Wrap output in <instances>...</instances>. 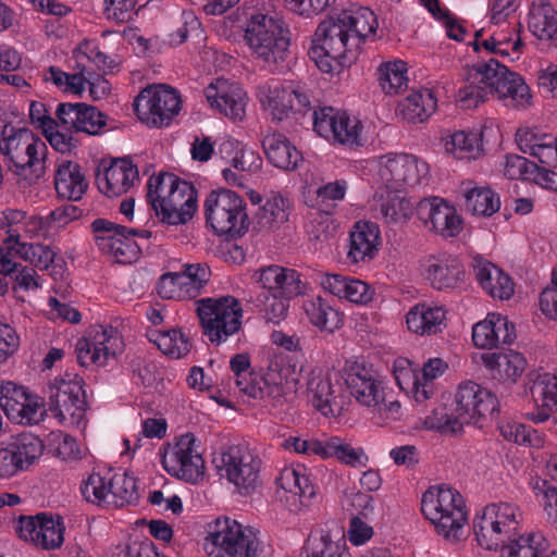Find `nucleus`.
<instances>
[{
    "instance_id": "1",
    "label": "nucleus",
    "mask_w": 557,
    "mask_h": 557,
    "mask_svg": "<svg viewBox=\"0 0 557 557\" xmlns=\"http://www.w3.org/2000/svg\"><path fill=\"white\" fill-rule=\"evenodd\" d=\"M230 368L235 383L243 394L260 399L277 413H286L293 407L297 392V367L287 357L272 360L264 374L249 371L250 358L247 354L232 357Z\"/></svg>"
},
{
    "instance_id": "2",
    "label": "nucleus",
    "mask_w": 557,
    "mask_h": 557,
    "mask_svg": "<svg viewBox=\"0 0 557 557\" xmlns=\"http://www.w3.org/2000/svg\"><path fill=\"white\" fill-rule=\"evenodd\" d=\"M488 92L513 107L524 106L530 99L523 78L493 58L465 69L463 85L458 89L457 100L461 108L472 109L483 102Z\"/></svg>"
},
{
    "instance_id": "3",
    "label": "nucleus",
    "mask_w": 557,
    "mask_h": 557,
    "mask_svg": "<svg viewBox=\"0 0 557 557\" xmlns=\"http://www.w3.org/2000/svg\"><path fill=\"white\" fill-rule=\"evenodd\" d=\"M147 201L162 223L185 224L196 211V190L176 175L160 173L147 183Z\"/></svg>"
},
{
    "instance_id": "4",
    "label": "nucleus",
    "mask_w": 557,
    "mask_h": 557,
    "mask_svg": "<svg viewBox=\"0 0 557 557\" xmlns=\"http://www.w3.org/2000/svg\"><path fill=\"white\" fill-rule=\"evenodd\" d=\"M244 38L251 55L270 71L278 70L289 54V29L283 21L272 16L252 15Z\"/></svg>"
},
{
    "instance_id": "5",
    "label": "nucleus",
    "mask_w": 557,
    "mask_h": 557,
    "mask_svg": "<svg viewBox=\"0 0 557 557\" xmlns=\"http://www.w3.org/2000/svg\"><path fill=\"white\" fill-rule=\"evenodd\" d=\"M421 511L436 533L448 541H459L467 523L463 497L444 485L431 486L422 495Z\"/></svg>"
},
{
    "instance_id": "6",
    "label": "nucleus",
    "mask_w": 557,
    "mask_h": 557,
    "mask_svg": "<svg viewBox=\"0 0 557 557\" xmlns=\"http://www.w3.org/2000/svg\"><path fill=\"white\" fill-rule=\"evenodd\" d=\"M0 152L9 161L10 170L18 175L29 171L33 180L45 173L47 146L27 128L5 125L1 132Z\"/></svg>"
},
{
    "instance_id": "7",
    "label": "nucleus",
    "mask_w": 557,
    "mask_h": 557,
    "mask_svg": "<svg viewBox=\"0 0 557 557\" xmlns=\"http://www.w3.org/2000/svg\"><path fill=\"white\" fill-rule=\"evenodd\" d=\"M308 54L322 72L332 73L354 63L359 51H352L349 33L331 17L318 26Z\"/></svg>"
},
{
    "instance_id": "8",
    "label": "nucleus",
    "mask_w": 557,
    "mask_h": 557,
    "mask_svg": "<svg viewBox=\"0 0 557 557\" xmlns=\"http://www.w3.org/2000/svg\"><path fill=\"white\" fill-rule=\"evenodd\" d=\"M203 549L213 557H258L260 542L251 529L236 520L218 518L208 527Z\"/></svg>"
},
{
    "instance_id": "9",
    "label": "nucleus",
    "mask_w": 557,
    "mask_h": 557,
    "mask_svg": "<svg viewBox=\"0 0 557 557\" xmlns=\"http://www.w3.org/2000/svg\"><path fill=\"white\" fill-rule=\"evenodd\" d=\"M195 305L202 334L211 344L219 346L239 332L243 309L236 298H201Z\"/></svg>"
},
{
    "instance_id": "10",
    "label": "nucleus",
    "mask_w": 557,
    "mask_h": 557,
    "mask_svg": "<svg viewBox=\"0 0 557 557\" xmlns=\"http://www.w3.org/2000/svg\"><path fill=\"white\" fill-rule=\"evenodd\" d=\"M207 224L216 235L238 237L248 230L245 200L235 191L220 188L212 190L205 201Z\"/></svg>"
},
{
    "instance_id": "11",
    "label": "nucleus",
    "mask_w": 557,
    "mask_h": 557,
    "mask_svg": "<svg viewBox=\"0 0 557 557\" xmlns=\"http://www.w3.org/2000/svg\"><path fill=\"white\" fill-rule=\"evenodd\" d=\"M222 478L232 483L242 495H249L260 486L262 460L248 445H231L214 460Z\"/></svg>"
},
{
    "instance_id": "12",
    "label": "nucleus",
    "mask_w": 557,
    "mask_h": 557,
    "mask_svg": "<svg viewBox=\"0 0 557 557\" xmlns=\"http://www.w3.org/2000/svg\"><path fill=\"white\" fill-rule=\"evenodd\" d=\"M83 385V377L67 372L50 382L49 410L62 424L78 426L82 422L87 409Z\"/></svg>"
},
{
    "instance_id": "13",
    "label": "nucleus",
    "mask_w": 557,
    "mask_h": 557,
    "mask_svg": "<svg viewBox=\"0 0 557 557\" xmlns=\"http://www.w3.org/2000/svg\"><path fill=\"white\" fill-rule=\"evenodd\" d=\"M134 110L138 119L149 127L168 126L181 110L178 92L165 85L143 89L135 98Z\"/></svg>"
},
{
    "instance_id": "14",
    "label": "nucleus",
    "mask_w": 557,
    "mask_h": 557,
    "mask_svg": "<svg viewBox=\"0 0 557 557\" xmlns=\"http://www.w3.org/2000/svg\"><path fill=\"white\" fill-rule=\"evenodd\" d=\"M161 462L169 474L189 483H197L205 475V460L191 433L183 434L169 444L161 454Z\"/></svg>"
},
{
    "instance_id": "15",
    "label": "nucleus",
    "mask_w": 557,
    "mask_h": 557,
    "mask_svg": "<svg viewBox=\"0 0 557 557\" xmlns=\"http://www.w3.org/2000/svg\"><path fill=\"white\" fill-rule=\"evenodd\" d=\"M95 242L103 255L112 257L117 263L135 262L140 253L137 242L128 234H135L129 228L106 219H97L91 223Z\"/></svg>"
},
{
    "instance_id": "16",
    "label": "nucleus",
    "mask_w": 557,
    "mask_h": 557,
    "mask_svg": "<svg viewBox=\"0 0 557 557\" xmlns=\"http://www.w3.org/2000/svg\"><path fill=\"white\" fill-rule=\"evenodd\" d=\"M453 406L462 425L476 424L482 419L498 414L499 401L488 389L475 382L466 381L459 384Z\"/></svg>"
},
{
    "instance_id": "17",
    "label": "nucleus",
    "mask_w": 557,
    "mask_h": 557,
    "mask_svg": "<svg viewBox=\"0 0 557 557\" xmlns=\"http://www.w3.org/2000/svg\"><path fill=\"white\" fill-rule=\"evenodd\" d=\"M429 165L416 156L386 154L380 158V176L386 187L399 190L428 181Z\"/></svg>"
},
{
    "instance_id": "18",
    "label": "nucleus",
    "mask_w": 557,
    "mask_h": 557,
    "mask_svg": "<svg viewBox=\"0 0 557 557\" xmlns=\"http://www.w3.org/2000/svg\"><path fill=\"white\" fill-rule=\"evenodd\" d=\"M18 536L34 545L52 550L64 542L65 525L60 516L41 512L36 516H21L17 521Z\"/></svg>"
},
{
    "instance_id": "19",
    "label": "nucleus",
    "mask_w": 557,
    "mask_h": 557,
    "mask_svg": "<svg viewBox=\"0 0 557 557\" xmlns=\"http://www.w3.org/2000/svg\"><path fill=\"white\" fill-rule=\"evenodd\" d=\"M120 344L121 339L112 327L96 325L88 332V336L77 341V361L82 367L104 366L110 357L116 356Z\"/></svg>"
},
{
    "instance_id": "20",
    "label": "nucleus",
    "mask_w": 557,
    "mask_h": 557,
    "mask_svg": "<svg viewBox=\"0 0 557 557\" xmlns=\"http://www.w3.org/2000/svg\"><path fill=\"white\" fill-rule=\"evenodd\" d=\"M55 115L62 127L92 136L104 132L108 123V116L104 113L84 102L59 103Z\"/></svg>"
},
{
    "instance_id": "21",
    "label": "nucleus",
    "mask_w": 557,
    "mask_h": 557,
    "mask_svg": "<svg viewBox=\"0 0 557 557\" xmlns=\"http://www.w3.org/2000/svg\"><path fill=\"white\" fill-rule=\"evenodd\" d=\"M344 380L350 394L362 406L376 407L384 400L382 383L364 362L354 361L345 368Z\"/></svg>"
},
{
    "instance_id": "22",
    "label": "nucleus",
    "mask_w": 557,
    "mask_h": 557,
    "mask_svg": "<svg viewBox=\"0 0 557 557\" xmlns=\"http://www.w3.org/2000/svg\"><path fill=\"white\" fill-rule=\"evenodd\" d=\"M416 211L425 227L443 237H455L462 230L456 210L437 197L419 201Z\"/></svg>"
},
{
    "instance_id": "23",
    "label": "nucleus",
    "mask_w": 557,
    "mask_h": 557,
    "mask_svg": "<svg viewBox=\"0 0 557 557\" xmlns=\"http://www.w3.org/2000/svg\"><path fill=\"white\" fill-rule=\"evenodd\" d=\"M425 278L437 290L461 288L466 281V269L461 260L453 255L430 256L424 263Z\"/></svg>"
},
{
    "instance_id": "24",
    "label": "nucleus",
    "mask_w": 557,
    "mask_h": 557,
    "mask_svg": "<svg viewBox=\"0 0 557 557\" xmlns=\"http://www.w3.org/2000/svg\"><path fill=\"white\" fill-rule=\"evenodd\" d=\"M205 96L210 106L225 116L238 121L244 119L247 95L237 83L218 78L205 89Z\"/></svg>"
},
{
    "instance_id": "25",
    "label": "nucleus",
    "mask_w": 557,
    "mask_h": 557,
    "mask_svg": "<svg viewBox=\"0 0 557 557\" xmlns=\"http://www.w3.org/2000/svg\"><path fill=\"white\" fill-rule=\"evenodd\" d=\"M529 391L534 403L527 418L535 423L549 419L557 412V376L550 373L533 372L529 374Z\"/></svg>"
},
{
    "instance_id": "26",
    "label": "nucleus",
    "mask_w": 557,
    "mask_h": 557,
    "mask_svg": "<svg viewBox=\"0 0 557 557\" xmlns=\"http://www.w3.org/2000/svg\"><path fill=\"white\" fill-rule=\"evenodd\" d=\"M252 278L262 288L260 294L281 293L289 297H296L304 294L306 289L300 273L280 265L262 268L253 273Z\"/></svg>"
},
{
    "instance_id": "27",
    "label": "nucleus",
    "mask_w": 557,
    "mask_h": 557,
    "mask_svg": "<svg viewBox=\"0 0 557 557\" xmlns=\"http://www.w3.org/2000/svg\"><path fill=\"white\" fill-rule=\"evenodd\" d=\"M135 180H138V171L128 159L113 160L96 174L98 189L108 197L126 193Z\"/></svg>"
},
{
    "instance_id": "28",
    "label": "nucleus",
    "mask_w": 557,
    "mask_h": 557,
    "mask_svg": "<svg viewBox=\"0 0 557 557\" xmlns=\"http://www.w3.org/2000/svg\"><path fill=\"white\" fill-rule=\"evenodd\" d=\"M336 20L349 33L352 51H359L366 39L375 35L379 26L374 12L366 7L345 9Z\"/></svg>"
},
{
    "instance_id": "29",
    "label": "nucleus",
    "mask_w": 557,
    "mask_h": 557,
    "mask_svg": "<svg viewBox=\"0 0 557 557\" xmlns=\"http://www.w3.org/2000/svg\"><path fill=\"white\" fill-rule=\"evenodd\" d=\"M473 272L481 287L493 298L509 299L513 295V283L492 262L476 257L473 259Z\"/></svg>"
},
{
    "instance_id": "30",
    "label": "nucleus",
    "mask_w": 557,
    "mask_h": 557,
    "mask_svg": "<svg viewBox=\"0 0 557 557\" xmlns=\"http://www.w3.org/2000/svg\"><path fill=\"white\" fill-rule=\"evenodd\" d=\"M88 182L78 163L61 160L54 173V188L58 196L70 201H78L86 193Z\"/></svg>"
},
{
    "instance_id": "31",
    "label": "nucleus",
    "mask_w": 557,
    "mask_h": 557,
    "mask_svg": "<svg viewBox=\"0 0 557 557\" xmlns=\"http://www.w3.org/2000/svg\"><path fill=\"white\" fill-rule=\"evenodd\" d=\"M321 285L334 296L357 305L369 304L374 295V289L368 283L342 274L324 275Z\"/></svg>"
},
{
    "instance_id": "32",
    "label": "nucleus",
    "mask_w": 557,
    "mask_h": 557,
    "mask_svg": "<svg viewBox=\"0 0 557 557\" xmlns=\"http://www.w3.org/2000/svg\"><path fill=\"white\" fill-rule=\"evenodd\" d=\"M380 232L376 224L357 222L350 232L347 259L351 263L368 262L377 252Z\"/></svg>"
},
{
    "instance_id": "33",
    "label": "nucleus",
    "mask_w": 557,
    "mask_h": 557,
    "mask_svg": "<svg viewBox=\"0 0 557 557\" xmlns=\"http://www.w3.org/2000/svg\"><path fill=\"white\" fill-rule=\"evenodd\" d=\"M517 141L520 150L536 158L542 166L554 168L557 165V138L553 135L531 129H519Z\"/></svg>"
},
{
    "instance_id": "34",
    "label": "nucleus",
    "mask_w": 557,
    "mask_h": 557,
    "mask_svg": "<svg viewBox=\"0 0 557 557\" xmlns=\"http://www.w3.org/2000/svg\"><path fill=\"white\" fill-rule=\"evenodd\" d=\"M261 144L268 161L277 169L295 170L302 160L300 151L281 133L267 134Z\"/></svg>"
},
{
    "instance_id": "35",
    "label": "nucleus",
    "mask_w": 557,
    "mask_h": 557,
    "mask_svg": "<svg viewBox=\"0 0 557 557\" xmlns=\"http://www.w3.org/2000/svg\"><path fill=\"white\" fill-rule=\"evenodd\" d=\"M338 389V384L334 385L329 374H323L321 370L311 372L308 394L313 407L323 416H335L339 411L341 404L336 396Z\"/></svg>"
},
{
    "instance_id": "36",
    "label": "nucleus",
    "mask_w": 557,
    "mask_h": 557,
    "mask_svg": "<svg viewBox=\"0 0 557 557\" xmlns=\"http://www.w3.org/2000/svg\"><path fill=\"white\" fill-rule=\"evenodd\" d=\"M528 27L540 40H557V11L547 0H533L529 14Z\"/></svg>"
},
{
    "instance_id": "37",
    "label": "nucleus",
    "mask_w": 557,
    "mask_h": 557,
    "mask_svg": "<svg viewBox=\"0 0 557 557\" xmlns=\"http://www.w3.org/2000/svg\"><path fill=\"white\" fill-rule=\"evenodd\" d=\"M437 101L432 90L411 92L398 103L397 114L408 123H423L435 111Z\"/></svg>"
},
{
    "instance_id": "38",
    "label": "nucleus",
    "mask_w": 557,
    "mask_h": 557,
    "mask_svg": "<svg viewBox=\"0 0 557 557\" xmlns=\"http://www.w3.org/2000/svg\"><path fill=\"white\" fill-rule=\"evenodd\" d=\"M446 312L441 307L417 305L406 315L408 330L420 335H432L445 327Z\"/></svg>"
},
{
    "instance_id": "39",
    "label": "nucleus",
    "mask_w": 557,
    "mask_h": 557,
    "mask_svg": "<svg viewBox=\"0 0 557 557\" xmlns=\"http://www.w3.org/2000/svg\"><path fill=\"white\" fill-rule=\"evenodd\" d=\"M302 307L309 321L320 331L333 333L344 323V314L320 296L305 300Z\"/></svg>"
},
{
    "instance_id": "40",
    "label": "nucleus",
    "mask_w": 557,
    "mask_h": 557,
    "mask_svg": "<svg viewBox=\"0 0 557 557\" xmlns=\"http://www.w3.org/2000/svg\"><path fill=\"white\" fill-rule=\"evenodd\" d=\"M305 101V92L292 86H275L269 88L265 99L262 101L274 120L282 121L292 113L293 100Z\"/></svg>"
},
{
    "instance_id": "41",
    "label": "nucleus",
    "mask_w": 557,
    "mask_h": 557,
    "mask_svg": "<svg viewBox=\"0 0 557 557\" xmlns=\"http://www.w3.org/2000/svg\"><path fill=\"white\" fill-rule=\"evenodd\" d=\"M26 212L16 209H7L0 212V230H5L7 238L3 239L4 249L8 253L16 251L27 243L26 237Z\"/></svg>"
},
{
    "instance_id": "42",
    "label": "nucleus",
    "mask_w": 557,
    "mask_h": 557,
    "mask_svg": "<svg viewBox=\"0 0 557 557\" xmlns=\"http://www.w3.org/2000/svg\"><path fill=\"white\" fill-rule=\"evenodd\" d=\"M466 210L478 216H492L500 208V199L487 186H474L463 190Z\"/></svg>"
},
{
    "instance_id": "43",
    "label": "nucleus",
    "mask_w": 557,
    "mask_h": 557,
    "mask_svg": "<svg viewBox=\"0 0 557 557\" xmlns=\"http://www.w3.org/2000/svg\"><path fill=\"white\" fill-rule=\"evenodd\" d=\"M292 298L281 293L258 294L256 297L251 296L248 301L267 322L278 324L287 317Z\"/></svg>"
},
{
    "instance_id": "44",
    "label": "nucleus",
    "mask_w": 557,
    "mask_h": 557,
    "mask_svg": "<svg viewBox=\"0 0 557 557\" xmlns=\"http://www.w3.org/2000/svg\"><path fill=\"white\" fill-rule=\"evenodd\" d=\"M483 512L490 516L492 521L503 530L509 539L516 535L518 525L522 519V512L516 504L509 502L490 504L483 509Z\"/></svg>"
},
{
    "instance_id": "45",
    "label": "nucleus",
    "mask_w": 557,
    "mask_h": 557,
    "mask_svg": "<svg viewBox=\"0 0 557 557\" xmlns=\"http://www.w3.org/2000/svg\"><path fill=\"white\" fill-rule=\"evenodd\" d=\"M473 533L478 545L486 550L497 549L500 546L503 548L510 541L509 536L483 511L473 520Z\"/></svg>"
},
{
    "instance_id": "46",
    "label": "nucleus",
    "mask_w": 557,
    "mask_h": 557,
    "mask_svg": "<svg viewBox=\"0 0 557 557\" xmlns=\"http://www.w3.org/2000/svg\"><path fill=\"white\" fill-rule=\"evenodd\" d=\"M548 543L543 535L530 533L510 539L502 549V557H544Z\"/></svg>"
},
{
    "instance_id": "47",
    "label": "nucleus",
    "mask_w": 557,
    "mask_h": 557,
    "mask_svg": "<svg viewBox=\"0 0 557 557\" xmlns=\"http://www.w3.org/2000/svg\"><path fill=\"white\" fill-rule=\"evenodd\" d=\"M109 486V507H123L138 500L137 481L127 473L112 475Z\"/></svg>"
},
{
    "instance_id": "48",
    "label": "nucleus",
    "mask_w": 557,
    "mask_h": 557,
    "mask_svg": "<svg viewBox=\"0 0 557 557\" xmlns=\"http://www.w3.org/2000/svg\"><path fill=\"white\" fill-rule=\"evenodd\" d=\"M287 220L288 202L280 195L269 198L257 213V224L265 231H274Z\"/></svg>"
},
{
    "instance_id": "49",
    "label": "nucleus",
    "mask_w": 557,
    "mask_h": 557,
    "mask_svg": "<svg viewBox=\"0 0 557 557\" xmlns=\"http://www.w3.org/2000/svg\"><path fill=\"white\" fill-rule=\"evenodd\" d=\"M377 81L386 95H397L407 87V64L401 60L381 64Z\"/></svg>"
},
{
    "instance_id": "50",
    "label": "nucleus",
    "mask_w": 557,
    "mask_h": 557,
    "mask_svg": "<svg viewBox=\"0 0 557 557\" xmlns=\"http://www.w3.org/2000/svg\"><path fill=\"white\" fill-rule=\"evenodd\" d=\"M15 252L39 270H51V275L58 273L54 270L58 262L62 261L61 258H57L58 252L52 247L42 244L22 245Z\"/></svg>"
},
{
    "instance_id": "51",
    "label": "nucleus",
    "mask_w": 557,
    "mask_h": 557,
    "mask_svg": "<svg viewBox=\"0 0 557 557\" xmlns=\"http://www.w3.org/2000/svg\"><path fill=\"white\" fill-rule=\"evenodd\" d=\"M305 472V468L284 469L278 479L282 488L299 496L301 502L310 500L315 495V486Z\"/></svg>"
},
{
    "instance_id": "52",
    "label": "nucleus",
    "mask_w": 557,
    "mask_h": 557,
    "mask_svg": "<svg viewBox=\"0 0 557 557\" xmlns=\"http://www.w3.org/2000/svg\"><path fill=\"white\" fill-rule=\"evenodd\" d=\"M329 457H336L341 462L351 467L364 466L368 459L361 448L356 449L336 436L323 444L322 458Z\"/></svg>"
},
{
    "instance_id": "53",
    "label": "nucleus",
    "mask_w": 557,
    "mask_h": 557,
    "mask_svg": "<svg viewBox=\"0 0 557 557\" xmlns=\"http://www.w3.org/2000/svg\"><path fill=\"white\" fill-rule=\"evenodd\" d=\"M22 466L27 469L44 451L42 441L33 433L12 436L9 443Z\"/></svg>"
},
{
    "instance_id": "54",
    "label": "nucleus",
    "mask_w": 557,
    "mask_h": 557,
    "mask_svg": "<svg viewBox=\"0 0 557 557\" xmlns=\"http://www.w3.org/2000/svg\"><path fill=\"white\" fill-rule=\"evenodd\" d=\"M188 299L196 298L211 277V271L207 263H185L178 272Z\"/></svg>"
},
{
    "instance_id": "55",
    "label": "nucleus",
    "mask_w": 557,
    "mask_h": 557,
    "mask_svg": "<svg viewBox=\"0 0 557 557\" xmlns=\"http://www.w3.org/2000/svg\"><path fill=\"white\" fill-rule=\"evenodd\" d=\"M154 343L164 355L175 359L187 355L191 348L189 337L175 329L160 332Z\"/></svg>"
},
{
    "instance_id": "56",
    "label": "nucleus",
    "mask_w": 557,
    "mask_h": 557,
    "mask_svg": "<svg viewBox=\"0 0 557 557\" xmlns=\"http://www.w3.org/2000/svg\"><path fill=\"white\" fill-rule=\"evenodd\" d=\"M423 425L428 430L451 435L461 432L463 429L455 411L451 409V411L448 412L447 408L444 406L434 408L431 413L425 417Z\"/></svg>"
},
{
    "instance_id": "57",
    "label": "nucleus",
    "mask_w": 557,
    "mask_h": 557,
    "mask_svg": "<svg viewBox=\"0 0 557 557\" xmlns=\"http://www.w3.org/2000/svg\"><path fill=\"white\" fill-rule=\"evenodd\" d=\"M446 150L457 159H474L480 154L481 144L475 133L456 132L446 143Z\"/></svg>"
},
{
    "instance_id": "58",
    "label": "nucleus",
    "mask_w": 557,
    "mask_h": 557,
    "mask_svg": "<svg viewBox=\"0 0 557 557\" xmlns=\"http://www.w3.org/2000/svg\"><path fill=\"white\" fill-rule=\"evenodd\" d=\"M502 436L518 445L540 447L542 437L536 430L516 421L502 422L498 425Z\"/></svg>"
},
{
    "instance_id": "59",
    "label": "nucleus",
    "mask_w": 557,
    "mask_h": 557,
    "mask_svg": "<svg viewBox=\"0 0 557 557\" xmlns=\"http://www.w3.org/2000/svg\"><path fill=\"white\" fill-rule=\"evenodd\" d=\"M414 207L410 200L399 195H389L380 205V213L386 223L406 222L413 214Z\"/></svg>"
},
{
    "instance_id": "60",
    "label": "nucleus",
    "mask_w": 557,
    "mask_h": 557,
    "mask_svg": "<svg viewBox=\"0 0 557 557\" xmlns=\"http://www.w3.org/2000/svg\"><path fill=\"white\" fill-rule=\"evenodd\" d=\"M110 478L92 473L81 486L84 498L91 504L109 508Z\"/></svg>"
},
{
    "instance_id": "61",
    "label": "nucleus",
    "mask_w": 557,
    "mask_h": 557,
    "mask_svg": "<svg viewBox=\"0 0 557 557\" xmlns=\"http://www.w3.org/2000/svg\"><path fill=\"white\" fill-rule=\"evenodd\" d=\"M26 399L27 391L23 386H18L13 382L0 384V407L10 420L17 419V410H22L21 405Z\"/></svg>"
},
{
    "instance_id": "62",
    "label": "nucleus",
    "mask_w": 557,
    "mask_h": 557,
    "mask_svg": "<svg viewBox=\"0 0 557 557\" xmlns=\"http://www.w3.org/2000/svg\"><path fill=\"white\" fill-rule=\"evenodd\" d=\"M336 128L333 135L334 141L350 147L360 145L362 125L358 119L351 117L346 112H341L337 116Z\"/></svg>"
},
{
    "instance_id": "63",
    "label": "nucleus",
    "mask_w": 557,
    "mask_h": 557,
    "mask_svg": "<svg viewBox=\"0 0 557 557\" xmlns=\"http://www.w3.org/2000/svg\"><path fill=\"white\" fill-rule=\"evenodd\" d=\"M472 341L476 347L482 349L497 348L495 321L492 319V313H488L485 320L473 325Z\"/></svg>"
},
{
    "instance_id": "64",
    "label": "nucleus",
    "mask_w": 557,
    "mask_h": 557,
    "mask_svg": "<svg viewBox=\"0 0 557 557\" xmlns=\"http://www.w3.org/2000/svg\"><path fill=\"white\" fill-rule=\"evenodd\" d=\"M178 272L163 274L157 285L158 294L163 299H188Z\"/></svg>"
}]
</instances>
